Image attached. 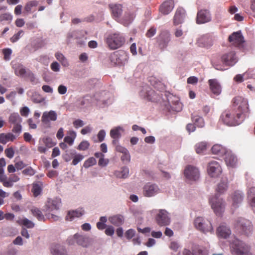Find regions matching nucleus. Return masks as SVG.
<instances>
[{"instance_id":"nucleus-57","label":"nucleus","mask_w":255,"mask_h":255,"mask_svg":"<svg viewBox=\"0 0 255 255\" xmlns=\"http://www.w3.org/2000/svg\"><path fill=\"white\" fill-rule=\"evenodd\" d=\"M198 78L195 76L189 77L187 80L188 84L196 85L198 82Z\"/></svg>"},{"instance_id":"nucleus-37","label":"nucleus","mask_w":255,"mask_h":255,"mask_svg":"<svg viewBox=\"0 0 255 255\" xmlns=\"http://www.w3.org/2000/svg\"><path fill=\"white\" fill-rule=\"evenodd\" d=\"M192 119L193 121L194 122V124L199 128H203L204 126L205 123L204 119L202 117L198 116H193L192 117Z\"/></svg>"},{"instance_id":"nucleus-2","label":"nucleus","mask_w":255,"mask_h":255,"mask_svg":"<svg viewBox=\"0 0 255 255\" xmlns=\"http://www.w3.org/2000/svg\"><path fill=\"white\" fill-rule=\"evenodd\" d=\"M231 251L234 255H252L250 247L245 243L235 239L230 245Z\"/></svg>"},{"instance_id":"nucleus-62","label":"nucleus","mask_w":255,"mask_h":255,"mask_svg":"<svg viewBox=\"0 0 255 255\" xmlns=\"http://www.w3.org/2000/svg\"><path fill=\"white\" fill-rule=\"evenodd\" d=\"M20 113L22 116L27 117L29 113V109L27 107H24L20 110Z\"/></svg>"},{"instance_id":"nucleus-59","label":"nucleus","mask_w":255,"mask_h":255,"mask_svg":"<svg viewBox=\"0 0 255 255\" xmlns=\"http://www.w3.org/2000/svg\"><path fill=\"white\" fill-rule=\"evenodd\" d=\"M169 248L172 250L176 252L179 248V245L177 242L173 241L171 242Z\"/></svg>"},{"instance_id":"nucleus-24","label":"nucleus","mask_w":255,"mask_h":255,"mask_svg":"<svg viewBox=\"0 0 255 255\" xmlns=\"http://www.w3.org/2000/svg\"><path fill=\"white\" fill-rule=\"evenodd\" d=\"M231 234L230 229L224 225H220L217 229V235L223 238H228Z\"/></svg>"},{"instance_id":"nucleus-26","label":"nucleus","mask_w":255,"mask_h":255,"mask_svg":"<svg viewBox=\"0 0 255 255\" xmlns=\"http://www.w3.org/2000/svg\"><path fill=\"white\" fill-rule=\"evenodd\" d=\"M211 150L213 154L217 155L220 157L224 155H225L228 152L225 147L218 144L214 145L212 147Z\"/></svg>"},{"instance_id":"nucleus-48","label":"nucleus","mask_w":255,"mask_h":255,"mask_svg":"<svg viewBox=\"0 0 255 255\" xmlns=\"http://www.w3.org/2000/svg\"><path fill=\"white\" fill-rule=\"evenodd\" d=\"M23 34V31L20 30L17 33L13 35V36L10 38V41L12 43L15 42L21 37Z\"/></svg>"},{"instance_id":"nucleus-1","label":"nucleus","mask_w":255,"mask_h":255,"mask_svg":"<svg viewBox=\"0 0 255 255\" xmlns=\"http://www.w3.org/2000/svg\"><path fill=\"white\" fill-rule=\"evenodd\" d=\"M250 111L248 100L241 96H236L232 101V107L224 111L221 120L228 126L241 124L249 116Z\"/></svg>"},{"instance_id":"nucleus-3","label":"nucleus","mask_w":255,"mask_h":255,"mask_svg":"<svg viewBox=\"0 0 255 255\" xmlns=\"http://www.w3.org/2000/svg\"><path fill=\"white\" fill-rule=\"evenodd\" d=\"M125 42L124 36L119 32L109 35L107 38V43L111 49L115 50L121 47Z\"/></svg>"},{"instance_id":"nucleus-22","label":"nucleus","mask_w":255,"mask_h":255,"mask_svg":"<svg viewBox=\"0 0 255 255\" xmlns=\"http://www.w3.org/2000/svg\"><path fill=\"white\" fill-rule=\"evenodd\" d=\"M109 7L114 18L118 19L123 12L122 5L120 4H110L109 5Z\"/></svg>"},{"instance_id":"nucleus-15","label":"nucleus","mask_w":255,"mask_h":255,"mask_svg":"<svg viewBox=\"0 0 255 255\" xmlns=\"http://www.w3.org/2000/svg\"><path fill=\"white\" fill-rule=\"evenodd\" d=\"M222 62L226 65L233 66L238 61L236 53L234 51H230L223 54L221 57Z\"/></svg>"},{"instance_id":"nucleus-44","label":"nucleus","mask_w":255,"mask_h":255,"mask_svg":"<svg viewBox=\"0 0 255 255\" xmlns=\"http://www.w3.org/2000/svg\"><path fill=\"white\" fill-rule=\"evenodd\" d=\"M37 5V2L36 1H31L27 2L24 6V10L26 12H29L32 7L35 6Z\"/></svg>"},{"instance_id":"nucleus-10","label":"nucleus","mask_w":255,"mask_h":255,"mask_svg":"<svg viewBox=\"0 0 255 255\" xmlns=\"http://www.w3.org/2000/svg\"><path fill=\"white\" fill-rule=\"evenodd\" d=\"M160 192V189L155 184L147 183L143 188V194L146 197H152Z\"/></svg>"},{"instance_id":"nucleus-31","label":"nucleus","mask_w":255,"mask_h":255,"mask_svg":"<svg viewBox=\"0 0 255 255\" xmlns=\"http://www.w3.org/2000/svg\"><path fill=\"white\" fill-rule=\"evenodd\" d=\"M109 220L111 224L116 226L122 225L124 221L123 217L120 215L111 217L109 218Z\"/></svg>"},{"instance_id":"nucleus-50","label":"nucleus","mask_w":255,"mask_h":255,"mask_svg":"<svg viewBox=\"0 0 255 255\" xmlns=\"http://www.w3.org/2000/svg\"><path fill=\"white\" fill-rule=\"evenodd\" d=\"M156 32V28L154 26H151L146 32L145 35L148 38L153 36Z\"/></svg>"},{"instance_id":"nucleus-9","label":"nucleus","mask_w":255,"mask_h":255,"mask_svg":"<svg viewBox=\"0 0 255 255\" xmlns=\"http://www.w3.org/2000/svg\"><path fill=\"white\" fill-rule=\"evenodd\" d=\"M228 40L233 45L237 47H243L245 42L244 36L241 31L234 32L229 36Z\"/></svg>"},{"instance_id":"nucleus-32","label":"nucleus","mask_w":255,"mask_h":255,"mask_svg":"<svg viewBox=\"0 0 255 255\" xmlns=\"http://www.w3.org/2000/svg\"><path fill=\"white\" fill-rule=\"evenodd\" d=\"M77 136L76 133L73 130H70L67 132V135L65 136V143L71 145L73 144L74 141Z\"/></svg>"},{"instance_id":"nucleus-42","label":"nucleus","mask_w":255,"mask_h":255,"mask_svg":"<svg viewBox=\"0 0 255 255\" xmlns=\"http://www.w3.org/2000/svg\"><path fill=\"white\" fill-rule=\"evenodd\" d=\"M31 212L33 216L36 217L39 221H42L44 217L42 215L41 212L37 208H33L31 209Z\"/></svg>"},{"instance_id":"nucleus-14","label":"nucleus","mask_w":255,"mask_h":255,"mask_svg":"<svg viewBox=\"0 0 255 255\" xmlns=\"http://www.w3.org/2000/svg\"><path fill=\"white\" fill-rule=\"evenodd\" d=\"M222 170L220 164L216 161H212L209 163L208 172L212 177H218L221 173Z\"/></svg>"},{"instance_id":"nucleus-4","label":"nucleus","mask_w":255,"mask_h":255,"mask_svg":"<svg viewBox=\"0 0 255 255\" xmlns=\"http://www.w3.org/2000/svg\"><path fill=\"white\" fill-rule=\"evenodd\" d=\"M195 228L203 233L212 232L213 231L210 221L201 217H197L194 220Z\"/></svg>"},{"instance_id":"nucleus-51","label":"nucleus","mask_w":255,"mask_h":255,"mask_svg":"<svg viewBox=\"0 0 255 255\" xmlns=\"http://www.w3.org/2000/svg\"><path fill=\"white\" fill-rule=\"evenodd\" d=\"M12 19V16L7 13L2 14L0 15V21H11Z\"/></svg>"},{"instance_id":"nucleus-60","label":"nucleus","mask_w":255,"mask_h":255,"mask_svg":"<svg viewBox=\"0 0 255 255\" xmlns=\"http://www.w3.org/2000/svg\"><path fill=\"white\" fill-rule=\"evenodd\" d=\"M6 156L9 158H12L14 155V151L12 148H7L5 150Z\"/></svg>"},{"instance_id":"nucleus-52","label":"nucleus","mask_w":255,"mask_h":255,"mask_svg":"<svg viewBox=\"0 0 255 255\" xmlns=\"http://www.w3.org/2000/svg\"><path fill=\"white\" fill-rule=\"evenodd\" d=\"M84 158L83 155L78 154L74 156L72 164L74 165H77Z\"/></svg>"},{"instance_id":"nucleus-39","label":"nucleus","mask_w":255,"mask_h":255,"mask_svg":"<svg viewBox=\"0 0 255 255\" xmlns=\"http://www.w3.org/2000/svg\"><path fill=\"white\" fill-rule=\"evenodd\" d=\"M122 130L121 127L113 128L110 131V136L113 139H119L121 136L120 131Z\"/></svg>"},{"instance_id":"nucleus-64","label":"nucleus","mask_w":255,"mask_h":255,"mask_svg":"<svg viewBox=\"0 0 255 255\" xmlns=\"http://www.w3.org/2000/svg\"><path fill=\"white\" fill-rule=\"evenodd\" d=\"M114 228L112 226H110L106 229L105 233L107 235L111 236L114 234Z\"/></svg>"},{"instance_id":"nucleus-17","label":"nucleus","mask_w":255,"mask_h":255,"mask_svg":"<svg viewBox=\"0 0 255 255\" xmlns=\"http://www.w3.org/2000/svg\"><path fill=\"white\" fill-rule=\"evenodd\" d=\"M211 19V14L207 9H201L198 11L196 21L198 24L204 23Z\"/></svg>"},{"instance_id":"nucleus-43","label":"nucleus","mask_w":255,"mask_h":255,"mask_svg":"<svg viewBox=\"0 0 255 255\" xmlns=\"http://www.w3.org/2000/svg\"><path fill=\"white\" fill-rule=\"evenodd\" d=\"M96 163V160L94 157H90L84 162L83 166L85 168H87L95 165Z\"/></svg>"},{"instance_id":"nucleus-58","label":"nucleus","mask_w":255,"mask_h":255,"mask_svg":"<svg viewBox=\"0 0 255 255\" xmlns=\"http://www.w3.org/2000/svg\"><path fill=\"white\" fill-rule=\"evenodd\" d=\"M106 135V132L104 130H100L97 135L98 140L99 142H102L104 140Z\"/></svg>"},{"instance_id":"nucleus-8","label":"nucleus","mask_w":255,"mask_h":255,"mask_svg":"<svg viewBox=\"0 0 255 255\" xmlns=\"http://www.w3.org/2000/svg\"><path fill=\"white\" fill-rule=\"evenodd\" d=\"M67 241L69 245H73L75 242L78 245L87 248L91 244V239L88 237L76 234L72 239H68Z\"/></svg>"},{"instance_id":"nucleus-25","label":"nucleus","mask_w":255,"mask_h":255,"mask_svg":"<svg viewBox=\"0 0 255 255\" xmlns=\"http://www.w3.org/2000/svg\"><path fill=\"white\" fill-rule=\"evenodd\" d=\"M232 205L234 207L237 208L239 206L244 200L243 194L239 191H235L232 196Z\"/></svg>"},{"instance_id":"nucleus-45","label":"nucleus","mask_w":255,"mask_h":255,"mask_svg":"<svg viewBox=\"0 0 255 255\" xmlns=\"http://www.w3.org/2000/svg\"><path fill=\"white\" fill-rule=\"evenodd\" d=\"M31 99L36 103H41L44 100V99L37 93H34L32 94Z\"/></svg>"},{"instance_id":"nucleus-6","label":"nucleus","mask_w":255,"mask_h":255,"mask_svg":"<svg viewBox=\"0 0 255 255\" xmlns=\"http://www.w3.org/2000/svg\"><path fill=\"white\" fill-rule=\"evenodd\" d=\"M235 228L239 230L242 233L248 235L250 234L253 229L252 225L249 220L244 218H239L235 224Z\"/></svg>"},{"instance_id":"nucleus-40","label":"nucleus","mask_w":255,"mask_h":255,"mask_svg":"<svg viewBox=\"0 0 255 255\" xmlns=\"http://www.w3.org/2000/svg\"><path fill=\"white\" fill-rule=\"evenodd\" d=\"M42 191V184L40 182L34 183L33 185L32 192L35 197H37Z\"/></svg>"},{"instance_id":"nucleus-56","label":"nucleus","mask_w":255,"mask_h":255,"mask_svg":"<svg viewBox=\"0 0 255 255\" xmlns=\"http://www.w3.org/2000/svg\"><path fill=\"white\" fill-rule=\"evenodd\" d=\"M135 231L133 229H130L126 231L125 236L127 239L130 240L135 235Z\"/></svg>"},{"instance_id":"nucleus-61","label":"nucleus","mask_w":255,"mask_h":255,"mask_svg":"<svg viewBox=\"0 0 255 255\" xmlns=\"http://www.w3.org/2000/svg\"><path fill=\"white\" fill-rule=\"evenodd\" d=\"M22 173L24 174L31 176L34 174V171L31 167H29L23 170Z\"/></svg>"},{"instance_id":"nucleus-13","label":"nucleus","mask_w":255,"mask_h":255,"mask_svg":"<svg viewBox=\"0 0 255 255\" xmlns=\"http://www.w3.org/2000/svg\"><path fill=\"white\" fill-rule=\"evenodd\" d=\"M184 175L188 179L194 181L198 180L200 177L198 169L192 165H188L185 168Z\"/></svg>"},{"instance_id":"nucleus-12","label":"nucleus","mask_w":255,"mask_h":255,"mask_svg":"<svg viewBox=\"0 0 255 255\" xmlns=\"http://www.w3.org/2000/svg\"><path fill=\"white\" fill-rule=\"evenodd\" d=\"M61 206V199L58 198L48 199L43 208L45 212H51L55 210H58Z\"/></svg>"},{"instance_id":"nucleus-54","label":"nucleus","mask_w":255,"mask_h":255,"mask_svg":"<svg viewBox=\"0 0 255 255\" xmlns=\"http://www.w3.org/2000/svg\"><path fill=\"white\" fill-rule=\"evenodd\" d=\"M121 158L123 162H129L130 160V156L128 151L123 153Z\"/></svg>"},{"instance_id":"nucleus-27","label":"nucleus","mask_w":255,"mask_h":255,"mask_svg":"<svg viewBox=\"0 0 255 255\" xmlns=\"http://www.w3.org/2000/svg\"><path fill=\"white\" fill-rule=\"evenodd\" d=\"M84 213V211L82 208L69 211L66 216V220L72 221L75 218H79L82 216Z\"/></svg>"},{"instance_id":"nucleus-34","label":"nucleus","mask_w":255,"mask_h":255,"mask_svg":"<svg viewBox=\"0 0 255 255\" xmlns=\"http://www.w3.org/2000/svg\"><path fill=\"white\" fill-rule=\"evenodd\" d=\"M16 222L18 224L22 225L27 228H33L34 227V224L26 218H19Z\"/></svg>"},{"instance_id":"nucleus-46","label":"nucleus","mask_w":255,"mask_h":255,"mask_svg":"<svg viewBox=\"0 0 255 255\" xmlns=\"http://www.w3.org/2000/svg\"><path fill=\"white\" fill-rule=\"evenodd\" d=\"M90 146V143L87 140H83L79 144L77 149L79 150H85Z\"/></svg>"},{"instance_id":"nucleus-11","label":"nucleus","mask_w":255,"mask_h":255,"mask_svg":"<svg viewBox=\"0 0 255 255\" xmlns=\"http://www.w3.org/2000/svg\"><path fill=\"white\" fill-rule=\"evenodd\" d=\"M157 224L160 226H165L169 225L170 219L168 216L167 212L165 210H160L155 217Z\"/></svg>"},{"instance_id":"nucleus-16","label":"nucleus","mask_w":255,"mask_h":255,"mask_svg":"<svg viewBox=\"0 0 255 255\" xmlns=\"http://www.w3.org/2000/svg\"><path fill=\"white\" fill-rule=\"evenodd\" d=\"M57 116V114L54 111L44 112L41 117V122L46 127H50V122L56 121Z\"/></svg>"},{"instance_id":"nucleus-19","label":"nucleus","mask_w":255,"mask_h":255,"mask_svg":"<svg viewBox=\"0 0 255 255\" xmlns=\"http://www.w3.org/2000/svg\"><path fill=\"white\" fill-rule=\"evenodd\" d=\"M174 7L173 0H166L160 5L159 10L163 14L167 15L172 10Z\"/></svg>"},{"instance_id":"nucleus-29","label":"nucleus","mask_w":255,"mask_h":255,"mask_svg":"<svg viewBox=\"0 0 255 255\" xmlns=\"http://www.w3.org/2000/svg\"><path fill=\"white\" fill-rule=\"evenodd\" d=\"M13 69L14 70L15 73L17 76H22L25 73V70L23 66L19 63L14 61L11 62Z\"/></svg>"},{"instance_id":"nucleus-33","label":"nucleus","mask_w":255,"mask_h":255,"mask_svg":"<svg viewBox=\"0 0 255 255\" xmlns=\"http://www.w3.org/2000/svg\"><path fill=\"white\" fill-rule=\"evenodd\" d=\"M129 174V169L128 167L124 166L121 168L120 171H116L114 173L115 175L120 178H126Z\"/></svg>"},{"instance_id":"nucleus-30","label":"nucleus","mask_w":255,"mask_h":255,"mask_svg":"<svg viewBox=\"0 0 255 255\" xmlns=\"http://www.w3.org/2000/svg\"><path fill=\"white\" fill-rule=\"evenodd\" d=\"M63 247L62 244L54 243L51 247V253L53 255H63Z\"/></svg>"},{"instance_id":"nucleus-36","label":"nucleus","mask_w":255,"mask_h":255,"mask_svg":"<svg viewBox=\"0 0 255 255\" xmlns=\"http://www.w3.org/2000/svg\"><path fill=\"white\" fill-rule=\"evenodd\" d=\"M8 121L10 123L15 125L17 124H20L22 121V119L18 113H14L10 115Z\"/></svg>"},{"instance_id":"nucleus-28","label":"nucleus","mask_w":255,"mask_h":255,"mask_svg":"<svg viewBox=\"0 0 255 255\" xmlns=\"http://www.w3.org/2000/svg\"><path fill=\"white\" fill-rule=\"evenodd\" d=\"M225 161L228 166L234 167L236 165L237 159L233 154L227 152L225 155Z\"/></svg>"},{"instance_id":"nucleus-38","label":"nucleus","mask_w":255,"mask_h":255,"mask_svg":"<svg viewBox=\"0 0 255 255\" xmlns=\"http://www.w3.org/2000/svg\"><path fill=\"white\" fill-rule=\"evenodd\" d=\"M207 144L206 142L198 143L195 145V150L198 154L203 153L206 151Z\"/></svg>"},{"instance_id":"nucleus-7","label":"nucleus","mask_w":255,"mask_h":255,"mask_svg":"<svg viewBox=\"0 0 255 255\" xmlns=\"http://www.w3.org/2000/svg\"><path fill=\"white\" fill-rule=\"evenodd\" d=\"M210 203L215 213L218 216L221 215L224 211L225 206L223 200L215 196L210 200Z\"/></svg>"},{"instance_id":"nucleus-18","label":"nucleus","mask_w":255,"mask_h":255,"mask_svg":"<svg viewBox=\"0 0 255 255\" xmlns=\"http://www.w3.org/2000/svg\"><path fill=\"white\" fill-rule=\"evenodd\" d=\"M208 83L209 85V89L212 94L216 96H218L221 93L222 87L217 79H209Z\"/></svg>"},{"instance_id":"nucleus-21","label":"nucleus","mask_w":255,"mask_h":255,"mask_svg":"<svg viewBox=\"0 0 255 255\" xmlns=\"http://www.w3.org/2000/svg\"><path fill=\"white\" fill-rule=\"evenodd\" d=\"M170 40V34L167 32H163L159 36L158 45L161 49L166 48Z\"/></svg>"},{"instance_id":"nucleus-23","label":"nucleus","mask_w":255,"mask_h":255,"mask_svg":"<svg viewBox=\"0 0 255 255\" xmlns=\"http://www.w3.org/2000/svg\"><path fill=\"white\" fill-rule=\"evenodd\" d=\"M185 16V10L182 8L177 9L173 18V23L177 25L181 23Z\"/></svg>"},{"instance_id":"nucleus-20","label":"nucleus","mask_w":255,"mask_h":255,"mask_svg":"<svg viewBox=\"0 0 255 255\" xmlns=\"http://www.w3.org/2000/svg\"><path fill=\"white\" fill-rule=\"evenodd\" d=\"M146 92L143 91H141L140 95L144 99L149 101L156 102L158 100L159 96L156 94L155 91L149 87H146L145 89Z\"/></svg>"},{"instance_id":"nucleus-55","label":"nucleus","mask_w":255,"mask_h":255,"mask_svg":"<svg viewBox=\"0 0 255 255\" xmlns=\"http://www.w3.org/2000/svg\"><path fill=\"white\" fill-rule=\"evenodd\" d=\"M44 143L48 147H51L55 144L54 141L50 137H45L43 139Z\"/></svg>"},{"instance_id":"nucleus-47","label":"nucleus","mask_w":255,"mask_h":255,"mask_svg":"<svg viewBox=\"0 0 255 255\" xmlns=\"http://www.w3.org/2000/svg\"><path fill=\"white\" fill-rule=\"evenodd\" d=\"M0 182L2 183L3 185L5 187H11V185L8 182L7 177L4 174L0 175Z\"/></svg>"},{"instance_id":"nucleus-41","label":"nucleus","mask_w":255,"mask_h":255,"mask_svg":"<svg viewBox=\"0 0 255 255\" xmlns=\"http://www.w3.org/2000/svg\"><path fill=\"white\" fill-rule=\"evenodd\" d=\"M227 189V181L226 180H222L218 185L216 189L219 193H223Z\"/></svg>"},{"instance_id":"nucleus-35","label":"nucleus","mask_w":255,"mask_h":255,"mask_svg":"<svg viewBox=\"0 0 255 255\" xmlns=\"http://www.w3.org/2000/svg\"><path fill=\"white\" fill-rule=\"evenodd\" d=\"M14 138V135L10 133H0V142L3 144H6L9 141H12Z\"/></svg>"},{"instance_id":"nucleus-49","label":"nucleus","mask_w":255,"mask_h":255,"mask_svg":"<svg viewBox=\"0 0 255 255\" xmlns=\"http://www.w3.org/2000/svg\"><path fill=\"white\" fill-rule=\"evenodd\" d=\"M3 55H4V59L6 61H8L10 59V55L12 53V50L10 48H5L3 49L2 50Z\"/></svg>"},{"instance_id":"nucleus-63","label":"nucleus","mask_w":255,"mask_h":255,"mask_svg":"<svg viewBox=\"0 0 255 255\" xmlns=\"http://www.w3.org/2000/svg\"><path fill=\"white\" fill-rule=\"evenodd\" d=\"M73 125L75 128H78L79 127H82L84 125V123L83 121L81 120H76L75 121L73 122Z\"/></svg>"},{"instance_id":"nucleus-53","label":"nucleus","mask_w":255,"mask_h":255,"mask_svg":"<svg viewBox=\"0 0 255 255\" xmlns=\"http://www.w3.org/2000/svg\"><path fill=\"white\" fill-rule=\"evenodd\" d=\"M19 180V177L15 175V174H12L10 176L8 179V182L10 183L11 185V187L13 186V184L14 182H16Z\"/></svg>"},{"instance_id":"nucleus-5","label":"nucleus","mask_w":255,"mask_h":255,"mask_svg":"<svg viewBox=\"0 0 255 255\" xmlns=\"http://www.w3.org/2000/svg\"><path fill=\"white\" fill-rule=\"evenodd\" d=\"M128 56L124 51H117L111 54L110 59L114 65H122L127 61Z\"/></svg>"}]
</instances>
